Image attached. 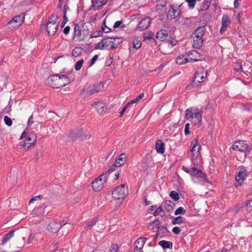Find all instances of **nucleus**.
Here are the masks:
<instances>
[{
	"instance_id": "f03ea898",
	"label": "nucleus",
	"mask_w": 252,
	"mask_h": 252,
	"mask_svg": "<svg viewBox=\"0 0 252 252\" xmlns=\"http://www.w3.org/2000/svg\"><path fill=\"white\" fill-rule=\"evenodd\" d=\"M60 18L57 15H52L50 18L46 26V29L49 36L54 35L56 32Z\"/></svg>"
},
{
	"instance_id": "bb28decb",
	"label": "nucleus",
	"mask_w": 252,
	"mask_h": 252,
	"mask_svg": "<svg viewBox=\"0 0 252 252\" xmlns=\"http://www.w3.org/2000/svg\"><path fill=\"white\" fill-rule=\"evenodd\" d=\"M206 30V28L205 26H200L194 32L195 37H202L204 36L205 32Z\"/></svg>"
},
{
	"instance_id": "3c124183",
	"label": "nucleus",
	"mask_w": 252,
	"mask_h": 252,
	"mask_svg": "<svg viewBox=\"0 0 252 252\" xmlns=\"http://www.w3.org/2000/svg\"><path fill=\"white\" fill-rule=\"evenodd\" d=\"M4 121L5 124L8 126H11L12 124V121L11 119L7 116L4 117Z\"/></svg>"
},
{
	"instance_id": "20e7f679",
	"label": "nucleus",
	"mask_w": 252,
	"mask_h": 252,
	"mask_svg": "<svg viewBox=\"0 0 252 252\" xmlns=\"http://www.w3.org/2000/svg\"><path fill=\"white\" fill-rule=\"evenodd\" d=\"M128 192L127 184L118 186L112 192V195L115 199H123Z\"/></svg>"
},
{
	"instance_id": "de8ad7c7",
	"label": "nucleus",
	"mask_w": 252,
	"mask_h": 252,
	"mask_svg": "<svg viewBox=\"0 0 252 252\" xmlns=\"http://www.w3.org/2000/svg\"><path fill=\"white\" fill-rule=\"evenodd\" d=\"M141 42L140 40H134L132 43L133 47L136 49H138L141 46Z\"/></svg>"
},
{
	"instance_id": "6e6d98bb",
	"label": "nucleus",
	"mask_w": 252,
	"mask_h": 252,
	"mask_svg": "<svg viewBox=\"0 0 252 252\" xmlns=\"http://www.w3.org/2000/svg\"><path fill=\"white\" fill-rule=\"evenodd\" d=\"M236 67H235L234 70L236 72H242L243 71V68L242 64L240 63H237L236 64Z\"/></svg>"
},
{
	"instance_id": "72a5a7b5",
	"label": "nucleus",
	"mask_w": 252,
	"mask_h": 252,
	"mask_svg": "<svg viewBox=\"0 0 252 252\" xmlns=\"http://www.w3.org/2000/svg\"><path fill=\"white\" fill-rule=\"evenodd\" d=\"M105 32V29L101 28V30H97L90 34V38H96L99 36H102L103 33Z\"/></svg>"
},
{
	"instance_id": "58836bf2",
	"label": "nucleus",
	"mask_w": 252,
	"mask_h": 252,
	"mask_svg": "<svg viewBox=\"0 0 252 252\" xmlns=\"http://www.w3.org/2000/svg\"><path fill=\"white\" fill-rule=\"evenodd\" d=\"M94 88L95 89V93H97L99 92H101L103 89V84L102 82H100L99 83H97L94 85H93Z\"/></svg>"
},
{
	"instance_id": "680f3d73",
	"label": "nucleus",
	"mask_w": 252,
	"mask_h": 252,
	"mask_svg": "<svg viewBox=\"0 0 252 252\" xmlns=\"http://www.w3.org/2000/svg\"><path fill=\"white\" fill-rule=\"evenodd\" d=\"M157 208V205H152L150 206V208L148 210V213L151 214H153L154 215V211L156 210Z\"/></svg>"
},
{
	"instance_id": "8fccbe9b",
	"label": "nucleus",
	"mask_w": 252,
	"mask_h": 252,
	"mask_svg": "<svg viewBox=\"0 0 252 252\" xmlns=\"http://www.w3.org/2000/svg\"><path fill=\"white\" fill-rule=\"evenodd\" d=\"M95 49H100V50H104L105 49V46L104 45V43H102V40L101 42H99L97 44L95 45L94 47Z\"/></svg>"
},
{
	"instance_id": "e2e57ef3",
	"label": "nucleus",
	"mask_w": 252,
	"mask_h": 252,
	"mask_svg": "<svg viewBox=\"0 0 252 252\" xmlns=\"http://www.w3.org/2000/svg\"><path fill=\"white\" fill-rule=\"evenodd\" d=\"M32 144H29V142L26 140L23 144V148L25 150H28Z\"/></svg>"
},
{
	"instance_id": "09e8293b",
	"label": "nucleus",
	"mask_w": 252,
	"mask_h": 252,
	"mask_svg": "<svg viewBox=\"0 0 252 252\" xmlns=\"http://www.w3.org/2000/svg\"><path fill=\"white\" fill-rule=\"evenodd\" d=\"M245 208L247 211H252V200H248L246 205Z\"/></svg>"
},
{
	"instance_id": "423d86ee",
	"label": "nucleus",
	"mask_w": 252,
	"mask_h": 252,
	"mask_svg": "<svg viewBox=\"0 0 252 252\" xmlns=\"http://www.w3.org/2000/svg\"><path fill=\"white\" fill-rule=\"evenodd\" d=\"M186 119L191 121L195 118L199 123L202 121V114L199 109L195 107H190L186 110Z\"/></svg>"
},
{
	"instance_id": "dca6fc26",
	"label": "nucleus",
	"mask_w": 252,
	"mask_h": 252,
	"mask_svg": "<svg viewBox=\"0 0 252 252\" xmlns=\"http://www.w3.org/2000/svg\"><path fill=\"white\" fill-rule=\"evenodd\" d=\"M147 239L145 237H140L135 241L134 252H141Z\"/></svg>"
},
{
	"instance_id": "f8f14e48",
	"label": "nucleus",
	"mask_w": 252,
	"mask_h": 252,
	"mask_svg": "<svg viewBox=\"0 0 252 252\" xmlns=\"http://www.w3.org/2000/svg\"><path fill=\"white\" fill-rule=\"evenodd\" d=\"M69 137L72 141H75L77 140V138L83 140L87 138L86 135H83V130L82 129H75L72 130L69 133Z\"/></svg>"
},
{
	"instance_id": "f704fd0d",
	"label": "nucleus",
	"mask_w": 252,
	"mask_h": 252,
	"mask_svg": "<svg viewBox=\"0 0 252 252\" xmlns=\"http://www.w3.org/2000/svg\"><path fill=\"white\" fill-rule=\"evenodd\" d=\"M230 23V19L228 14H224L221 20V25L228 27Z\"/></svg>"
},
{
	"instance_id": "338daca9",
	"label": "nucleus",
	"mask_w": 252,
	"mask_h": 252,
	"mask_svg": "<svg viewBox=\"0 0 252 252\" xmlns=\"http://www.w3.org/2000/svg\"><path fill=\"white\" fill-rule=\"evenodd\" d=\"M70 26H67L64 28V29L63 30V32L64 34L67 35L70 32Z\"/></svg>"
},
{
	"instance_id": "473e14b6",
	"label": "nucleus",
	"mask_w": 252,
	"mask_h": 252,
	"mask_svg": "<svg viewBox=\"0 0 252 252\" xmlns=\"http://www.w3.org/2000/svg\"><path fill=\"white\" fill-rule=\"evenodd\" d=\"M102 183H99L97 180H94L92 182V188L95 191H99L102 189Z\"/></svg>"
},
{
	"instance_id": "4be33fe9",
	"label": "nucleus",
	"mask_w": 252,
	"mask_h": 252,
	"mask_svg": "<svg viewBox=\"0 0 252 252\" xmlns=\"http://www.w3.org/2000/svg\"><path fill=\"white\" fill-rule=\"evenodd\" d=\"M25 19V15L23 13H21L20 15L14 16L8 23L9 24H11L14 22L15 23L21 25L24 22Z\"/></svg>"
},
{
	"instance_id": "37998d69",
	"label": "nucleus",
	"mask_w": 252,
	"mask_h": 252,
	"mask_svg": "<svg viewBox=\"0 0 252 252\" xmlns=\"http://www.w3.org/2000/svg\"><path fill=\"white\" fill-rule=\"evenodd\" d=\"M169 196L175 201H177L180 198L178 193L174 190L170 192Z\"/></svg>"
},
{
	"instance_id": "c85d7f7f",
	"label": "nucleus",
	"mask_w": 252,
	"mask_h": 252,
	"mask_svg": "<svg viewBox=\"0 0 252 252\" xmlns=\"http://www.w3.org/2000/svg\"><path fill=\"white\" fill-rule=\"evenodd\" d=\"M158 244L163 249H172L173 243L171 241L161 240L159 242Z\"/></svg>"
},
{
	"instance_id": "c9c22d12",
	"label": "nucleus",
	"mask_w": 252,
	"mask_h": 252,
	"mask_svg": "<svg viewBox=\"0 0 252 252\" xmlns=\"http://www.w3.org/2000/svg\"><path fill=\"white\" fill-rule=\"evenodd\" d=\"M185 219L183 218V217L179 216L177 217H175L173 218L171 221L173 225H176L178 224H181L185 222Z\"/></svg>"
},
{
	"instance_id": "c756f323",
	"label": "nucleus",
	"mask_w": 252,
	"mask_h": 252,
	"mask_svg": "<svg viewBox=\"0 0 252 252\" xmlns=\"http://www.w3.org/2000/svg\"><path fill=\"white\" fill-rule=\"evenodd\" d=\"M26 140L29 142V144L33 145L36 141V133L33 131L30 132Z\"/></svg>"
},
{
	"instance_id": "aec40b11",
	"label": "nucleus",
	"mask_w": 252,
	"mask_h": 252,
	"mask_svg": "<svg viewBox=\"0 0 252 252\" xmlns=\"http://www.w3.org/2000/svg\"><path fill=\"white\" fill-rule=\"evenodd\" d=\"M82 29L81 27L78 24H76L74 25V33L73 38H74L75 36L79 38V39L81 40L82 34Z\"/></svg>"
},
{
	"instance_id": "9b49d317",
	"label": "nucleus",
	"mask_w": 252,
	"mask_h": 252,
	"mask_svg": "<svg viewBox=\"0 0 252 252\" xmlns=\"http://www.w3.org/2000/svg\"><path fill=\"white\" fill-rule=\"evenodd\" d=\"M239 169V172L235 175V179L239 186H240L244 181L246 176H248V172L246 167L244 166H240Z\"/></svg>"
},
{
	"instance_id": "f3484780",
	"label": "nucleus",
	"mask_w": 252,
	"mask_h": 252,
	"mask_svg": "<svg viewBox=\"0 0 252 252\" xmlns=\"http://www.w3.org/2000/svg\"><path fill=\"white\" fill-rule=\"evenodd\" d=\"M93 106L99 114L102 115L105 112L106 109V105L102 101L96 102L93 104Z\"/></svg>"
},
{
	"instance_id": "cd10ccee",
	"label": "nucleus",
	"mask_w": 252,
	"mask_h": 252,
	"mask_svg": "<svg viewBox=\"0 0 252 252\" xmlns=\"http://www.w3.org/2000/svg\"><path fill=\"white\" fill-rule=\"evenodd\" d=\"M164 205L166 210L167 212H170L173 209L175 204L171 200H167L164 202Z\"/></svg>"
},
{
	"instance_id": "9d476101",
	"label": "nucleus",
	"mask_w": 252,
	"mask_h": 252,
	"mask_svg": "<svg viewBox=\"0 0 252 252\" xmlns=\"http://www.w3.org/2000/svg\"><path fill=\"white\" fill-rule=\"evenodd\" d=\"M66 223L67 222H64L63 221L61 222L57 220H54L49 224L48 228L52 233H56L61 229L63 226H64Z\"/></svg>"
},
{
	"instance_id": "6e6552de",
	"label": "nucleus",
	"mask_w": 252,
	"mask_h": 252,
	"mask_svg": "<svg viewBox=\"0 0 252 252\" xmlns=\"http://www.w3.org/2000/svg\"><path fill=\"white\" fill-rule=\"evenodd\" d=\"M234 150L249 153L252 148L245 140H238L235 141L232 146Z\"/></svg>"
},
{
	"instance_id": "13d9d810",
	"label": "nucleus",
	"mask_w": 252,
	"mask_h": 252,
	"mask_svg": "<svg viewBox=\"0 0 252 252\" xmlns=\"http://www.w3.org/2000/svg\"><path fill=\"white\" fill-rule=\"evenodd\" d=\"M163 211V209L161 206H159L158 208L157 207L156 210L154 211V216H157L161 212Z\"/></svg>"
},
{
	"instance_id": "5701e85b",
	"label": "nucleus",
	"mask_w": 252,
	"mask_h": 252,
	"mask_svg": "<svg viewBox=\"0 0 252 252\" xmlns=\"http://www.w3.org/2000/svg\"><path fill=\"white\" fill-rule=\"evenodd\" d=\"M113 37H108L102 39V43H104L105 49H114V48H112V46L113 45Z\"/></svg>"
},
{
	"instance_id": "39448f33",
	"label": "nucleus",
	"mask_w": 252,
	"mask_h": 252,
	"mask_svg": "<svg viewBox=\"0 0 252 252\" xmlns=\"http://www.w3.org/2000/svg\"><path fill=\"white\" fill-rule=\"evenodd\" d=\"M182 169L185 172L189 174L190 176H194L197 178L203 179L205 181L207 180L206 174L201 170L195 167L189 168L183 165L182 166Z\"/></svg>"
},
{
	"instance_id": "4c0bfd02",
	"label": "nucleus",
	"mask_w": 252,
	"mask_h": 252,
	"mask_svg": "<svg viewBox=\"0 0 252 252\" xmlns=\"http://www.w3.org/2000/svg\"><path fill=\"white\" fill-rule=\"evenodd\" d=\"M98 216L94 217L91 220L87 223V227L89 229H91L94 225H95L96 223L98 221Z\"/></svg>"
},
{
	"instance_id": "0e129e2a",
	"label": "nucleus",
	"mask_w": 252,
	"mask_h": 252,
	"mask_svg": "<svg viewBox=\"0 0 252 252\" xmlns=\"http://www.w3.org/2000/svg\"><path fill=\"white\" fill-rule=\"evenodd\" d=\"M116 167H118L116 164L114 162L109 168L108 170L107 171V173H111L112 171H113L115 168Z\"/></svg>"
},
{
	"instance_id": "a211bd4d",
	"label": "nucleus",
	"mask_w": 252,
	"mask_h": 252,
	"mask_svg": "<svg viewBox=\"0 0 252 252\" xmlns=\"http://www.w3.org/2000/svg\"><path fill=\"white\" fill-rule=\"evenodd\" d=\"M107 0H92V7L94 10H98L100 7L103 6L107 3Z\"/></svg>"
},
{
	"instance_id": "603ef678",
	"label": "nucleus",
	"mask_w": 252,
	"mask_h": 252,
	"mask_svg": "<svg viewBox=\"0 0 252 252\" xmlns=\"http://www.w3.org/2000/svg\"><path fill=\"white\" fill-rule=\"evenodd\" d=\"M188 3V6L190 8H193L195 6L196 0H186Z\"/></svg>"
},
{
	"instance_id": "4d7b16f0",
	"label": "nucleus",
	"mask_w": 252,
	"mask_h": 252,
	"mask_svg": "<svg viewBox=\"0 0 252 252\" xmlns=\"http://www.w3.org/2000/svg\"><path fill=\"white\" fill-rule=\"evenodd\" d=\"M189 126L190 125L189 123H187L185 125L184 132L186 135H188L190 133Z\"/></svg>"
},
{
	"instance_id": "49530a36",
	"label": "nucleus",
	"mask_w": 252,
	"mask_h": 252,
	"mask_svg": "<svg viewBox=\"0 0 252 252\" xmlns=\"http://www.w3.org/2000/svg\"><path fill=\"white\" fill-rule=\"evenodd\" d=\"M186 213V210L182 207L178 208L174 212L175 215H178L179 214H184Z\"/></svg>"
},
{
	"instance_id": "79ce46f5",
	"label": "nucleus",
	"mask_w": 252,
	"mask_h": 252,
	"mask_svg": "<svg viewBox=\"0 0 252 252\" xmlns=\"http://www.w3.org/2000/svg\"><path fill=\"white\" fill-rule=\"evenodd\" d=\"M160 224V221L158 219H157L153 221H152L149 226V227L151 229H154L155 228H157L159 226Z\"/></svg>"
},
{
	"instance_id": "a878e982",
	"label": "nucleus",
	"mask_w": 252,
	"mask_h": 252,
	"mask_svg": "<svg viewBox=\"0 0 252 252\" xmlns=\"http://www.w3.org/2000/svg\"><path fill=\"white\" fill-rule=\"evenodd\" d=\"M191 149L190 151L194 155L195 153H198L201 148V146L198 142L197 139L195 140V142H192L190 145Z\"/></svg>"
},
{
	"instance_id": "b1692460",
	"label": "nucleus",
	"mask_w": 252,
	"mask_h": 252,
	"mask_svg": "<svg viewBox=\"0 0 252 252\" xmlns=\"http://www.w3.org/2000/svg\"><path fill=\"white\" fill-rule=\"evenodd\" d=\"M156 149L158 153L163 154L165 152V146L164 143L161 140L157 141Z\"/></svg>"
},
{
	"instance_id": "f257e3e1",
	"label": "nucleus",
	"mask_w": 252,
	"mask_h": 252,
	"mask_svg": "<svg viewBox=\"0 0 252 252\" xmlns=\"http://www.w3.org/2000/svg\"><path fill=\"white\" fill-rule=\"evenodd\" d=\"M70 78L65 75L55 74L51 75L47 79V83L54 88H61L69 84Z\"/></svg>"
},
{
	"instance_id": "7c9ffc66",
	"label": "nucleus",
	"mask_w": 252,
	"mask_h": 252,
	"mask_svg": "<svg viewBox=\"0 0 252 252\" xmlns=\"http://www.w3.org/2000/svg\"><path fill=\"white\" fill-rule=\"evenodd\" d=\"M203 44V37H194L193 38V46L196 48H199L202 46Z\"/></svg>"
},
{
	"instance_id": "6ab92c4d",
	"label": "nucleus",
	"mask_w": 252,
	"mask_h": 252,
	"mask_svg": "<svg viewBox=\"0 0 252 252\" xmlns=\"http://www.w3.org/2000/svg\"><path fill=\"white\" fill-rule=\"evenodd\" d=\"M164 41H166L172 46L176 45L177 43V40L176 39L174 34L170 31L168 32L167 38Z\"/></svg>"
},
{
	"instance_id": "4468645a",
	"label": "nucleus",
	"mask_w": 252,
	"mask_h": 252,
	"mask_svg": "<svg viewBox=\"0 0 252 252\" xmlns=\"http://www.w3.org/2000/svg\"><path fill=\"white\" fill-rule=\"evenodd\" d=\"M145 96L143 93L140 94L138 95L135 99L128 102L122 109L120 112V117H122L123 116L124 113L126 112V109L129 107L130 104H132L134 103L138 102L141 99L143 98Z\"/></svg>"
},
{
	"instance_id": "0eeeda50",
	"label": "nucleus",
	"mask_w": 252,
	"mask_h": 252,
	"mask_svg": "<svg viewBox=\"0 0 252 252\" xmlns=\"http://www.w3.org/2000/svg\"><path fill=\"white\" fill-rule=\"evenodd\" d=\"M189 55H192L193 57H195V58H193L192 57H189V58H185L184 57H178L176 59V62L178 64H183L188 62H197L200 60H201L200 58H197V56H200V55L199 53L196 50H192L189 53Z\"/></svg>"
},
{
	"instance_id": "ddd939ff",
	"label": "nucleus",
	"mask_w": 252,
	"mask_h": 252,
	"mask_svg": "<svg viewBox=\"0 0 252 252\" xmlns=\"http://www.w3.org/2000/svg\"><path fill=\"white\" fill-rule=\"evenodd\" d=\"M151 19L150 17H146L143 18L139 23L137 29L140 31H143L147 29L151 23Z\"/></svg>"
},
{
	"instance_id": "1a4fd4ad",
	"label": "nucleus",
	"mask_w": 252,
	"mask_h": 252,
	"mask_svg": "<svg viewBox=\"0 0 252 252\" xmlns=\"http://www.w3.org/2000/svg\"><path fill=\"white\" fill-rule=\"evenodd\" d=\"M182 4L179 5H171L168 11V16L171 19H174L176 18H179L181 14V7Z\"/></svg>"
},
{
	"instance_id": "412c9836",
	"label": "nucleus",
	"mask_w": 252,
	"mask_h": 252,
	"mask_svg": "<svg viewBox=\"0 0 252 252\" xmlns=\"http://www.w3.org/2000/svg\"><path fill=\"white\" fill-rule=\"evenodd\" d=\"M167 31L165 30H160L159 31H158L157 32L156 34V38L161 41H164L166 38H167V34H168Z\"/></svg>"
},
{
	"instance_id": "7ed1b4c3",
	"label": "nucleus",
	"mask_w": 252,
	"mask_h": 252,
	"mask_svg": "<svg viewBox=\"0 0 252 252\" xmlns=\"http://www.w3.org/2000/svg\"><path fill=\"white\" fill-rule=\"evenodd\" d=\"M207 71L204 68L198 69L195 72L190 84L192 88H196L203 82L206 78Z\"/></svg>"
},
{
	"instance_id": "2f4dec72",
	"label": "nucleus",
	"mask_w": 252,
	"mask_h": 252,
	"mask_svg": "<svg viewBox=\"0 0 252 252\" xmlns=\"http://www.w3.org/2000/svg\"><path fill=\"white\" fill-rule=\"evenodd\" d=\"M15 231H11L9 233L6 234L2 240L1 245H4L5 243L8 242L10 239L14 236Z\"/></svg>"
},
{
	"instance_id": "c03bdc74",
	"label": "nucleus",
	"mask_w": 252,
	"mask_h": 252,
	"mask_svg": "<svg viewBox=\"0 0 252 252\" xmlns=\"http://www.w3.org/2000/svg\"><path fill=\"white\" fill-rule=\"evenodd\" d=\"M210 5V2L208 0H204L201 6L200 9L201 10H206L208 9Z\"/></svg>"
},
{
	"instance_id": "393cba45",
	"label": "nucleus",
	"mask_w": 252,
	"mask_h": 252,
	"mask_svg": "<svg viewBox=\"0 0 252 252\" xmlns=\"http://www.w3.org/2000/svg\"><path fill=\"white\" fill-rule=\"evenodd\" d=\"M126 161V155L125 154L122 153L116 159L115 163L116 164L117 166L120 167L123 165Z\"/></svg>"
},
{
	"instance_id": "a18cd8bd",
	"label": "nucleus",
	"mask_w": 252,
	"mask_h": 252,
	"mask_svg": "<svg viewBox=\"0 0 252 252\" xmlns=\"http://www.w3.org/2000/svg\"><path fill=\"white\" fill-rule=\"evenodd\" d=\"M84 63L83 60H80L78 61L75 65V69L76 71H79L81 69L83 63Z\"/></svg>"
},
{
	"instance_id": "ea45409f",
	"label": "nucleus",
	"mask_w": 252,
	"mask_h": 252,
	"mask_svg": "<svg viewBox=\"0 0 252 252\" xmlns=\"http://www.w3.org/2000/svg\"><path fill=\"white\" fill-rule=\"evenodd\" d=\"M113 40L114 43L113 45L112 46V48H117L119 46V45H120V44H121L122 42V39L120 37H113Z\"/></svg>"
},
{
	"instance_id": "bf43d9fd",
	"label": "nucleus",
	"mask_w": 252,
	"mask_h": 252,
	"mask_svg": "<svg viewBox=\"0 0 252 252\" xmlns=\"http://www.w3.org/2000/svg\"><path fill=\"white\" fill-rule=\"evenodd\" d=\"M173 232L176 235H179L181 231V229L178 226H175L172 229Z\"/></svg>"
},
{
	"instance_id": "052dcab7",
	"label": "nucleus",
	"mask_w": 252,
	"mask_h": 252,
	"mask_svg": "<svg viewBox=\"0 0 252 252\" xmlns=\"http://www.w3.org/2000/svg\"><path fill=\"white\" fill-rule=\"evenodd\" d=\"M105 29V32H104L105 33H109L111 32V30L110 28L107 27L105 24V21L104 20L103 22V24H102V27L101 28H103Z\"/></svg>"
},
{
	"instance_id": "5fc2aeb1",
	"label": "nucleus",
	"mask_w": 252,
	"mask_h": 252,
	"mask_svg": "<svg viewBox=\"0 0 252 252\" xmlns=\"http://www.w3.org/2000/svg\"><path fill=\"white\" fill-rule=\"evenodd\" d=\"M63 14H64L63 19L61 23V27L62 28H63L64 26V25H65V24L67 23V22L68 21V19H67V17L66 16V11L65 10L64 11Z\"/></svg>"
},
{
	"instance_id": "a19ab883",
	"label": "nucleus",
	"mask_w": 252,
	"mask_h": 252,
	"mask_svg": "<svg viewBox=\"0 0 252 252\" xmlns=\"http://www.w3.org/2000/svg\"><path fill=\"white\" fill-rule=\"evenodd\" d=\"M83 48L80 47H76L72 52L73 56L77 57L79 56L82 53Z\"/></svg>"
},
{
	"instance_id": "774afa93",
	"label": "nucleus",
	"mask_w": 252,
	"mask_h": 252,
	"mask_svg": "<svg viewBox=\"0 0 252 252\" xmlns=\"http://www.w3.org/2000/svg\"><path fill=\"white\" fill-rule=\"evenodd\" d=\"M33 122L34 121L33 120V116L32 115L29 118L27 124L28 126H31L33 123Z\"/></svg>"
},
{
	"instance_id": "69168bd1",
	"label": "nucleus",
	"mask_w": 252,
	"mask_h": 252,
	"mask_svg": "<svg viewBox=\"0 0 252 252\" xmlns=\"http://www.w3.org/2000/svg\"><path fill=\"white\" fill-rule=\"evenodd\" d=\"M97 58H98V55H94L92 58V59L91 60V63H90V66L93 65L95 61L97 60Z\"/></svg>"
},
{
	"instance_id": "864d4df0",
	"label": "nucleus",
	"mask_w": 252,
	"mask_h": 252,
	"mask_svg": "<svg viewBox=\"0 0 252 252\" xmlns=\"http://www.w3.org/2000/svg\"><path fill=\"white\" fill-rule=\"evenodd\" d=\"M89 30L88 29L83 30L82 31V34L81 40H82V41L84 40L86 37L89 35Z\"/></svg>"
},
{
	"instance_id": "2eb2a0df",
	"label": "nucleus",
	"mask_w": 252,
	"mask_h": 252,
	"mask_svg": "<svg viewBox=\"0 0 252 252\" xmlns=\"http://www.w3.org/2000/svg\"><path fill=\"white\" fill-rule=\"evenodd\" d=\"M94 90L95 89L93 86H90L82 89L80 92V95L84 98L87 97L95 93Z\"/></svg>"
},
{
	"instance_id": "e433bc0d",
	"label": "nucleus",
	"mask_w": 252,
	"mask_h": 252,
	"mask_svg": "<svg viewBox=\"0 0 252 252\" xmlns=\"http://www.w3.org/2000/svg\"><path fill=\"white\" fill-rule=\"evenodd\" d=\"M154 33L152 32H149L147 33H144L143 35L144 40H152V41L156 42L155 39L154 38Z\"/></svg>"
}]
</instances>
